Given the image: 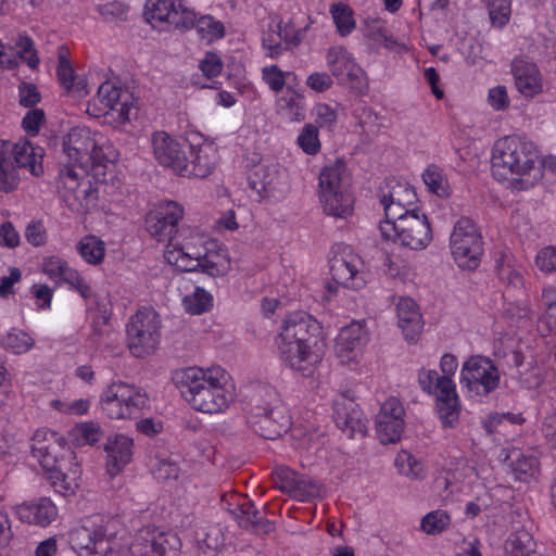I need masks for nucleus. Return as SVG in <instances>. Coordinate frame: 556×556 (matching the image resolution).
<instances>
[{"instance_id":"864d4df0","label":"nucleus","mask_w":556,"mask_h":556,"mask_svg":"<svg viewBox=\"0 0 556 556\" xmlns=\"http://www.w3.org/2000/svg\"><path fill=\"white\" fill-rule=\"evenodd\" d=\"M15 43L18 48V56L26 62L31 70L37 68L40 60L35 49L34 40L25 34H20Z\"/></svg>"},{"instance_id":"603ef678","label":"nucleus","mask_w":556,"mask_h":556,"mask_svg":"<svg viewBox=\"0 0 556 556\" xmlns=\"http://www.w3.org/2000/svg\"><path fill=\"white\" fill-rule=\"evenodd\" d=\"M2 344L14 354H22L34 345V340L24 331L13 330L3 338Z\"/></svg>"},{"instance_id":"2f4dec72","label":"nucleus","mask_w":556,"mask_h":556,"mask_svg":"<svg viewBox=\"0 0 556 556\" xmlns=\"http://www.w3.org/2000/svg\"><path fill=\"white\" fill-rule=\"evenodd\" d=\"M172 250L165 251V258L169 264L175 265L181 271L200 270L201 252L190 251L189 248L172 245Z\"/></svg>"},{"instance_id":"0e129e2a","label":"nucleus","mask_w":556,"mask_h":556,"mask_svg":"<svg viewBox=\"0 0 556 556\" xmlns=\"http://www.w3.org/2000/svg\"><path fill=\"white\" fill-rule=\"evenodd\" d=\"M316 494L317 485L313 481L298 475L294 491L292 492L291 497L301 502H305Z\"/></svg>"},{"instance_id":"e2e57ef3","label":"nucleus","mask_w":556,"mask_h":556,"mask_svg":"<svg viewBox=\"0 0 556 556\" xmlns=\"http://www.w3.org/2000/svg\"><path fill=\"white\" fill-rule=\"evenodd\" d=\"M78 439L84 444L93 445L102 438L101 427L96 422H85L77 427Z\"/></svg>"},{"instance_id":"13d9d810","label":"nucleus","mask_w":556,"mask_h":556,"mask_svg":"<svg viewBox=\"0 0 556 556\" xmlns=\"http://www.w3.org/2000/svg\"><path fill=\"white\" fill-rule=\"evenodd\" d=\"M276 486L283 493L291 496L294 491L298 473L287 467L278 468L273 475Z\"/></svg>"},{"instance_id":"72a5a7b5","label":"nucleus","mask_w":556,"mask_h":556,"mask_svg":"<svg viewBox=\"0 0 556 556\" xmlns=\"http://www.w3.org/2000/svg\"><path fill=\"white\" fill-rule=\"evenodd\" d=\"M437 408L439 418L444 428H453L458 421L459 403L456 393V386L447 394L437 395Z\"/></svg>"},{"instance_id":"c85d7f7f","label":"nucleus","mask_w":556,"mask_h":556,"mask_svg":"<svg viewBox=\"0 0 556 556\" xmlns=\"http://www.w3.org/2000/svg\"><path fill=\"white\" fill-rule=\"evenodd\" d=\"M366 342L367 332L364 326L355 321L340 330L336 339V350L338 355L343 357L345 354L361 349Z\"/></svg>"},{"instance_id":"b1692460","label":"nucleus","mask_w":556,"mask_h":556,"mask_svg":"<svg viewBox=\"0 0 556 556\" xmlns=\"http://www.w3.org/2000/svg\"><path fill=\"white\" fill-rule=\"evenodd\" d=\"M17 516L23 522L46 527L56 517L58 510L51 500L41 497L37 502L17 506Z\"/></svg>"},{"instance_id":"a878e982","label":"nucleus","mask_w":556,"mask_h":556,"mask_svg":"<svg viewBox=\"0 0 556 556\" xmlns=\"http://www.w3.org/2000/svg\"><path fill=\"white\" fill-rule=\"evenodd\" d=\"M56 75L68 96L77 99L88 96L89 89L86 77L77 75L64 56L59 58Z\"/></svg>"},{"instance_id":"a211bd4d","label":"nucleus","mask_w":556,"mask_h":556,"mask_svg":"<svg viewBox=\"0 0 556 556\" xmlns=\"http://www.w3.org/2000/svg\"><path fill=\"white\" fill-rule=\"evenodd\" d=\"M151 143L154 157L159 164L179 174L189 141L180 142L166 131H155L152 134Z\"/></svg>"},{"instance_id":"20e7f679","label":"nucleus","mask_w":556,"mask_h":556,"mask_svg":"<svg viewBox=\"0 0 556 556\" xmlns=\"http://www.w3.org/2000/svg\"><path fill=\"white\" fill-rule=\"evenodd\" d=\"M30 448L33 456L49 472L55 491L62 495L74 494L81 470L65 439L50 430H37L31 438Z\"/></svg>"},{"instance_id":"a18cd8bd","label":"nucleus","mask_w":556,"mask_h":556,"mask_svg":"<svg viewBox=\"0 0 556 556\" xmlns=\"http://www.w3.org/2000/svg\"><path fill=\"white\" fill-rule=\"evenodd\" d=\"M489 11V17L492 25L496 27L505 26L510 17L511 0H482Z\"/></svg>"},{"instance_id":"5fc2aeb1","label":"nucleus","mask_w":556,"mask_h":556,"mask_svg":"<svg viewBox=\"0 0 556 556\" xmlns=\"http://www.w3.org/2000/svg\"><path fill=\"white\" fill-rule=\"evenodd\" d=\"M450 523V516L442 510L427 514L421 520V529L428 534L441 533Z\"/></svg>"},{"instance_id":"423d86ee","label":"nucleus","mask_w":556,"mask_h":556,"mask_svg":"<svg viewBox=\"0 0 556 556\" xmlns=\"http://www.w3.org/2000/svg\"><path fill=\"white\" fill-rule=\"evenodd\" d=\"M258 394L265 395L267 400H252L248 422L260 437L275 440L288 431L290 417L274 390L262 387Z\"/></svg>"},{"instance_id":"680f3d73","label":"nucleus","mask_w":556,"mask_h":556,"mask_svg":"<svg viewBox=\"0 0 556 556\" xmlns=\"http://www.w3.org/2000/svg\"><path fill=\"white\" fill-rule=\"evenodd\" d=\"M71 267L67 263L58 256H50L43 260L42 271L52 279L64 280L65 273L70 271Z\"/></svg>"},{"instance_id":"dca6fc26","label":"nucleus","mask_w":556,"mask_h":556,"mask_svg":"<svg viewBox=\"0 0 556 556\" xmlns=\"http://www.w3.org/2000/svg\"><path fill=\"white\" fill-rule=\"evenodd\" d=\"M333 421L349 438H364L367 432L363 412L355 401L342 393L333 400Z\"/></svg>"},{"instance_id":"7ed1b4c3","label":"nucleus","mask_w":556,"mask_h":556,"mask_svg":"<svg viewBox=\"0 0 556 556\" xmlns=\"http://www.w3.org/2000/svg\"><path fill=\"white\" fill-rule=\"evenodd\" d=\"M538 161L539 151L532 141L519 136H507L494 144L492 174L497 180H510L515 188L528 190L543 176Z\"/></svg>"},{"instance_id":"c9c22d12","label":"nucleus","mask_w":556,"mask_h":556,"mask_svg":"<svg viewBox=\"0 0 556 556\" xmlns=\"http://www.w3.org/2000/svg\"><path fill=\"white\" fill-rule=\"evenodd\" d=\"M326 62L331 75L337 80L342 79L343 74L356 64L352 54L342 46L328 49Z\"/></svg>"},{"instance_id":"39448f33","label":"nucleus","mask_w":556,"mask_h":556,"mask_svg":"<svg viewBox=\"0 0 556 556\" xmlns=\"http://www.w3.org/2000/svg\"><path fill=\"white\" fill-rule=\"evenodd\" d=\"M219 371L199 367L182 368L174 372L173 381L194 409L207 414L219 413L231 400V394L225 390L217 376Z\"/></svg>"},{"instance_id":"de8ad7c7","label":"nucleus","mask_w":556,"mask_h":556,"mask_svg":"<svg viewBox=\"0 0 556 556\" xmlns=\"http://www.w3.org/2000/svg\"><path fill=\"white\" fill-rule=\"evenodd\" d=\"M197 14L193 10L188 9L181 1L175 3L172 9L169 28L179 30H188L195 24Z\"/></svg>"},{"instance_id":"7c9ffc66","label":"nucleus","mask_w":556,"mask_h":556,"mask_svg":"<svg viewBox=\"0 0 556 556\" xmlns=\"http://www.w3.org/2000/svg\"><path fill=\"white\" fill-rule=\"evenodd\" d=\"M12 151L7 142L0 141V191L5 193L15 190L20 182Z\"/></svg>"},{"instance_id":"69168bd1","label":"nucleus","mask_w":556,"mask_h":556,"mask_svg":"<svg viewBox=\"0 0 556 556\" xmlns=\"http://www.w3.org/2000/svg\"><path fill=\"white\" fill-rule=\"evenodd\" d=\"M358 125L365 132L375 134L379 129L378 116L368 108H359L355 111Z\"/></svg>"},{"instance_id":"f3484780","label":"nucleus","mask_w":556,"mask_h":556,"mask_svg":"<svg viewBox=\"0 0 556 556\" xmlns=\"http://www.w3.org/2000/svg\"><path fill=\"white\" fill-rule=\"evenodd\" d=\"M404 407L399 399L389 397L376 416V433L382 444L400 441L404 430Z\"/></svg>"},{"instance_id":"4d7b16f0","label":"nucleus","mask_w":556,"mask_h":556,"mask_svg":"<svg viewBox=\"0 0 556 556\" xmlns=\"http://www.w3.org/2000/svg\"><path fill=\"white\" fill-rule=\"evenodd\" d=\"M380 203L383 205L386 220L381 224H393L399 222L407 215H414L419 208H408V205L396 203L395 201H384L380 199Z\"/></svg>"},{"instance_id":"4be33fe9","label":"nucleus","mask_w":556,"mask_h":556,"mask_svg":"<svg viewBox=\"0 0 556 556\" xmlns=\"http://www.w3.org/2000/svg\"><path fill=\"white\" fill-rule=\"evenodd\" d=\"M132 439L124 434L109 438L104 446L108 454L106 471L111 477L118 475L132 456Z\"/></svg>"},{"instance_id":"37998d69","label":"nucleus","mask_w":556,"mask_h":556,"mask_svg":"<svg viewBox=\"0 0 556 556\" xmlns=\"http://www.w3.org/2000/svg\"><path fill=\"white\" fill-rule=\"evenodd\" d=\"M212 295L203 288L197 287L192 294L186 295L182 300L185 309L193 315H200L212 307Z\"/></svg>"},{"instance_id":"58836bf2","label":"nucleus","mask_w":556,"mask_h":556,"mask_svg":"<svg viewBox=\"0 0 556 556\" xmlns=\"http://www.w3.org/2000/svg\"><path fill=\"white\" fill-rule=\"evenodd\" d=\"M422 179L430 192L442 198L450 194L447 178L438 165H429L422 174Z\"/></svg>"},{"instance_id":"9b49d317","label":"nucleus","mask_w":556,"mask_h":556,"mask_svg":"<svg viewBox=\"0 0 556 556\" xmlns=\"http://www.w3.org/2000/svg\"><path fill=\"white\" fill-rule=\"evenodd\" d=\"M452 255L457 265L463 269L473 270L480 264L483 253L481 233L468 217H460L454 225L450 237Z\"/></svg>"},{"instance_id":"0eeeda50","label":"nucleus","mask_w":556,"mask_h":556,"mask_svg":"<svg viewBox=\"0 0 556 556\" xmlns=\"http://www.w3.org/2000/svg\"><path fill=\"white\" fill-rule=\"evenodd\" d=\"M344 174L343 161L326 166L319 174V201L329 216L346 218L352 215L354 198L345 186Z\"/></svg>"},{"instance_id":"bb28decb","label":"nucleus","mask_w":556,"mask_h":556,"mask_svg":"<svg viewBox=\"0 0 556 556\" xmlns=\"http://www.w3.org/2000/svg\"><path fill=\"white\" fill-rule=\"evenodd\" d=\"M283 177L285 173L278 165L258 164L250 174L249 184L257 192H273L279 188Z\"/></svg>"},{"instance_id":"f257e3e1","label":"nucleus","mask_w":556,"mask_h":556,"mask_svg":"<svg viewBox=\"0 0 556 556\" xmlns=\"http://www.w3.org/2000/svg\"><path fill=\"white\" fill-rule=\"evenodd\" d=\"M70 544L79 556H178L181 547L176 533L154 527L140 529L129 546L119 535L116 522L100 516L87 517L70 532Z\"/></svg>"},{"instance_id":"ea45409f","label":"nucleus","mask_w":556,"mask_h":556,"mask_svg":"<svg viewBox=\"0 0 556 556\" xmlns=\"http://www.w3.org/2000/svg\"><path fill=\"white\" fill-rule=\"evenodd\" d=\"M337 81L339 85L348 88L351 92L358 96L366 94L369 89L366 73L358 64L352 66L345 74H343L342 79H338Z\"/></svg>"},{"instance_id":"bf43d9fd","label":"nucleus","mask_w":556,"mask_h":556,"mask_svg":"<svg viewBox=\"0 0 556 556\" xmlns=\"http://www.w3.org/2000/svg\"><path fill=\"white\" fill-rule=\"evenodd\" d=\"M152 472L157 480H176L179 477L180 469L175 462L163 458L157 459Z\"/></svg>"},{"instance_id":"2eb2a0df","label":"nucleus","mask_w":556,"mask_h":556,"mask_svg":"<svg viewBox=\"0 0 556 556\" xmlns=\"http://www.w3.org/2000/svg\"><path fill=\"white\" fill-rule=\"evenodd\" d=\"M329 263L330 274L337 285L351 289H361L365 286L364 263L350 247H343L330 258Z\"/></svg>"},{"instance_id":"c03bdc74","label":"nucleus","mask_w":556,"mask_h":556,"mask_svg":"<svg viewBox=\"0 0 556 556\" xmlns=\"http://www.w3.org/2000/svg\"><path fill=\"white\" fill-rule=\"evenodd\" d=\"M330 12L341 36L349 35L355 28L353 10L348 4H333Z\"/></svg>"},{"instance_id":"79ce46f5","label":"nucleus","mask_w":556,"mask_h":556,"mask_svg":"<svg viewBox=\"0 0 556 556\" xmlns=\"http://www.w3.org/2000/svg\"><path fill=\"white\" fill-rule=\"evenodd\" d=\"M201 265L200 270L211 277H220L228 273L229 261L219 253H214L205 250L201 252Z\"/></svg>"},{"instance_id":"3c124183","label":"nucleus","mask_w":556,"mask_h":556,"mask_svg":"<svg viewBox=\"0 0 556 556\" xmlns=\"http://www.w3.org/2000/svg\"><path fill=\"white\" fill-rule=\"evenodd\" d=\"M299 147L308 155H315L320 150L318 129L313 124L304 125L298 137Z\"/></svg>"},{"instance_id":"a19ab883","label":"nucleus","mask_w":556,"mask_h":556,"mask_svg":"<svg viewBox=\"0 0 556 556\" xmlns=\"http://www.w3.org/2000/svg\"><path fill=\"white\" fill-rule=\"evenodd\" d=\"M79 255L89 264L102 262L105 253L104 244L94 236H86L77 243Z\"/></svg>"},{"instance_id":"4468645a","label":"nucleus","mask_w":556,"mask_h":556,"mask_svg":"<svg viewBox=\"0 0 556 556\" xmlns=\"http://www.w3.org/2000/svg\"><path fill=\"white\" fill-rule=\"evenodd\" d=\"M182 216L184 208L177 202L161 203L147 214L146 229L154 239L160 242H168V247H170L174 244L178 223Z\"/></svg>"},{"instance_id":"1a4fd4ad","label":"nucleus","mask_w":556,"mask_h":556,"mask_svg":"<svg viewBox=\"0 0 556 556\" xmlns=\"http://www.w3.org/2000/svg\"><path fill=\"white\" fill-rule=\"evenodd\" d=\"M63 152L70 162L78 163L83 172L91 168L93 176L104 175L105 162L110 161L87 127H74L67 132Z\"/></svg>"},{"instance_id":"052dcab7","label":"nucleus","mask_w":556,"mask_h":556,"mask_svg":"<svg viewBox=\"0 0 556 556\" xmlns=\"http://www.w3.org/2000/svg\"><path fill=\"white\" fill-rule=\"evenodd\" d=\"M125 96H127V92H123L121 89L114 87L108 81L101 84L98 88L99 99L110 109H116L119 103V99Z\"/></svg>"},{"instance_id":"f704fd0d","label":"nucleus","mask_w":556,"mask_h":556,"mask_svg":"<svg viewBox=\"0 0 556 556\" xmlns=\"http://www.w3.org/2000/svg\"><path fill=\"white\" fill-rule=\"evenodd\" d=\"M510 468L517 480L528 482L539 473V460L533 455H525L518 451L509 454Z\"/></svg>"},{"instance_id":"774afa93","label":"nucleus","mask_w":556,"mask_h":556,"mask_svg":"<svg viewBox=\"0 0 556 556\" xmlns=\"http://www.w3.org/2000/svg\"><path fill=\"white\" fill-rule=\"evenodd\" d=\"M535 264L542 271H556V248L546 247L542 249L535 257Z\"/></svg>"},{"instance_id":"412c9836","label":"nucleus","mask_w":556,"mask_h":556,"mask_svg":"<svg viewBox=\"0 0 556 556\" xmlns=\"http://www.w3.org/2000/svg\"><path fill=\"white\" fill-rule=\"evenodd\" d=\"M233 509V519L240 528L256 534H268L274 531V523L265 518L248 497L243 498L242 504H236Z\"/></svg>"},{"instance_id":"393cba45","label":"nucleus","mask_w":556,"mask_h":556,"mask_svg":"<svg viewBox=\"0 0 556 556\" xmlns=\"http://www.w3.org/2000/svg\"><path fill=\"white\" fill-rule=\"evenodd\" d=\"M12 148V161L16 168H26L34 176H40L43 172L41 149L35 148L29 141L12 143L5 141Z\"/></svg>"},{"instance_id":"49530a36","label":"nucleus","mask_w":556,"mask_h":556,"mask_svg":"<svg viewBox=\"0 0 556 556\" xmlns=\"http://www.w3.org/2000/svg\"><path fill=\"white\" fill-rule=\"evenodd\" d=\"M307 27L296 28L293 20L282 24L281 21L277 24V37L283 39L286 49L298 47L304 38Z\"/></svg>"},{"instance_id":"9d476101","label":"nucleus","mask_w":556,"mask_h":556,"mask_svg":"<svg viewBox=\"0 0 556 556\" xmlns=\"http://www.w3.org/2000/svg\"><path fill=\"white\" fill-rule=\"evenodd\" d=\"M386 240H391L410 250H424L432 241V229L428 216L419 210L393 224H380Z\"/></svg>"},{"instance_id":"09e8293b","label":"nucleus","mask_w":556,"mask_h":556,"mask_svg":"<svg viewBox=\"0 0 556 556\" xmlns=\"http://www.w3.org/2000/svg\"><path fill=\"white\" fill-rule=\"evenodd\" d=\"M395 466L399 472L413 478H424V466L407 451H401L395 457Z\"/></svg>"},{"instance_id":"c756f323","label":"nucleus","mask_w":556,"mask_h":556,"mask_svg":"<svg viewBox=\"0 0 556 556\" xmlns=\"http://www.w3.org/2000/svg\"><path fill=\"white\" fill-rule=\"evenodd\" d=\"M174 7L175 2L172 0H148L144 5L143 17L154 28L168 29Z\"/></svg>"},{"instance_id":"f03ea898","label":"nucleus","mask_w":556,"mask_h":556,"mask_svg":"<svg viewBox=\"0 0 556 556\" xmlns=\"http://www.w3.org/2000/svg\"><path fill=\"white\" fill-rule=\"evenodd\" d=\"M321 337V326L316 318L305 312L289 314L276 338L281 359L303 377H311L319 362L313 351Z\"/></svg>"},{"instance_id":"5701e85b","label":"nucleus","mask_w":556,"mask_h":556,"mask_svg":"<svg viewBox=\"0 0 556 556\" xmlns=\"http://www.w3.org/2000/svg\"><path fill=\"white\" fill-rule=\"evenodd\" d=\"M397 324L404 337L409 342H415L422 329V317L418 305L410 298H402L396 305Z\"/></svg>"},{"instance_id":"e433bc0d","label":"nucleus","mask_w":556,"mask_h":556,"mask_svg":"<svg viewBox=\"0 0 556 556\" xmlns=\"http://www.w3.org/2000/svg\"><path fill=\"white\" fill-rule=\"evenodd\" d=\"M418 382L425 392L434 394L435 396L439 394H447L453 391V387H455L453 379L439 376L435 370H419Z\"/></svg>"},{"instance_id":"338daca9","label":"nucleus","mask_w":556,"mask_h":556,"mask_svg":"<svg viewBox=\"0 0 556 556\" xmlns=\"http://www.w3.org/2000/svg\"><path fill=\"white\" fill-rule=\"evenodd\" d=\"M63 281L68 283L72 289L76 290L86 300L92 295V290L88 282L73 268L65 273Z\"/></svg>"},{"instance_id":"f8f14e48","label":"nucleus","mask_w":556,"mask_h":556,"mask_svg":"<svg viewBox=\"0 0 556 556\" xmlns=\"http://www.w3.org/2000/svg\"><path fill=\"white\" fill-rule=\"evenodd\" d=\"M459 383L469 393L485 397L498 389L501 374L491 358L471 355L462 365Z\"/></svg>"},{"instance_id":"aec40b11","label":"nucleus","mask_w":556,"mask_h":556,"mask_svg":"<svg viewBox=\"0 0 556 556\" xmlns=\"http://www.w3.org/2000/svg\"><path fill=\"white\" fill-rule=\"evenodd\" d=\"M510 71L519 93L532 98L542 92V76L535 63L526 58H515Z\"/></svg>"},{"instance_id":"cd10ccee","label":"nucleus","mask_w":556,"mask_h":556,"mask_svg":"<svg viewBox=\"0 0 556 556\" xmlns=\"http://www.w3.org/2000/svg\"><path fill=\"white\" fill-rule=\"evenodd\" d=\"M379 199L395 201L400 204L413 205L417 201V194L413 186L395 177H389L379 189Z\"/></svg>"},{"instance_id":"6ab92c4d","label":"nucleus","mask_w":556,"mask_h":556,"mask_svg":"<svg viewBox=\"0 0 556 556\" xmlns=\"http://www.w3.org/2000/svg\"><path fill=\"white\" fill-rule=\"evenodd\" d=\"M179 175L185 177L205 178L212 174L216 165V152L211 144L188 143Z\"/></svg>"},{"instance_id":"ddd939ff","label":"nucleus","mask_w":556,"mask_h":556,"mask_svg":"<svg viewBox=\"0 0 556 556\" xmlns=\"http://www.w3.org/2000/svg\"><path fill=\"white\" fill-rule=\"evenodd\" d=\"M147 404L146 394L124 382L110 384L101 395L102 409L111 419L136 417Z\"/></svg>"},{"instance_id":"4c0bfd02","label":"nucleus","mask_w":556,"mask_h":556,"mask_svg":"<svg viewBox=\"0 0 556 556\" xmlns=\"http://www.w3.org/2000/svg\"><path fill=\"white\" fill-rule=\"evenodd\" d=\"M496 271L500 280L508 287L519 288L523 283L521 269L513 264L511 255L503 254L496 260Z\"/></svg>"},{"instance_id":"6e6552de","label":"nucleus","mask_w":556,"mask_h":556,"mask_svg":"<svg viewBox=\"0 0 556 556\" xmlns=\"http://www.w3.org/2000/svg\"><path fill=\"white\" fill-rule=\"evenodd\" d=\"M161 340V319L151 307L140 308L126 326V345L137 358L152 355Z\"/></svg>"},{"instance_id":"8fccbe9b","label":"nucleus","mask_w":556,"mask_h":556,"mask_svg":"<svg viewBox=\"0 0 556 556\" xmlns=\"http://www.w3.org/2000/svg\"><path fill=\"white\" fill-rule=\"evenodd\" d=\"M193 27L197 28L198 33L201 35V38L207 42L222 38L225 35L224 25L211 16H202L195 20Z\"/></svg>"},{"instance_id":"473e14b6","label":"nucleus","mask_w":556,"mask_h":556,"mask_svg":"<svg viewBox=\"0 0 556 556\" xmlns=\"http://www.w3.org/2000/svg\"><path fill=\"white\" fill-rule=\"evenodd\" d=\"M504 556H541L535 551V542L527 530L510 533L505 542Z\"/></svg>"},{"instance_id":"6e6d98bb","label":"nucleus","mask_w":556,"mask_h":556,"mask_svg":"<svg viewBox=\"0 0 556 556\" xmlns=\"http://www.w3.org/2000/svg\"><path fill=\"white\" fill-rule=\"evenodd\" d=\"M90 168H87L86 172H83L78 163L70 162L66 166L61 169L60 176L64 184V186L74 191L78 189V187L84 186V181L79 182L80 179L89 172Z\"/></svg>"}]
</instances>
